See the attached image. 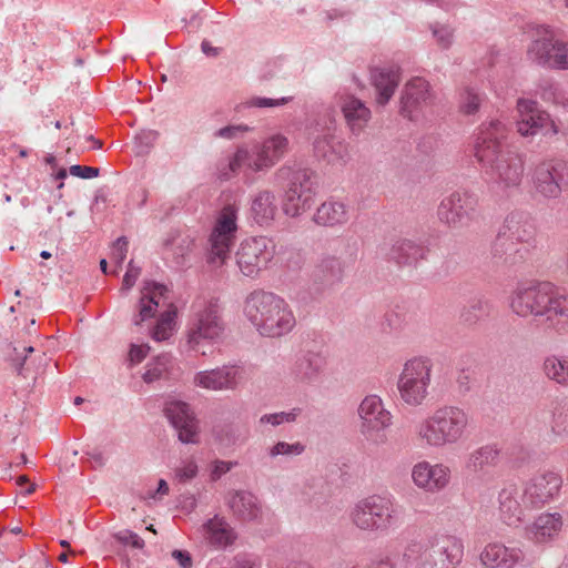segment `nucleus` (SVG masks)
Segmentation results:
<instances>
[{
  "label": "nucleus",
  "mask_w": 568,
  "mask_h": 568,
  "mask_svg": "<svg viewBox=\"0 0 568 568\" xmlns=\"http://www.w3.org/2000/svg\"><path fill=\"white\" fill-rule=\"evenodd\" d=\"M293 101V97L281 98H266V97H251L245 101L235 105V111L241 112L246 109H270L283 106Z\"/></svg>",
  "instance_id": "49530a36"
},
{
  "label": "nucleus",
  "mask_w": 568,
  "mask_h": 568,
  "mask_svg": "<svg viewBox=\"0 0 568 568\" xmlns=\"http://www.w3.org/2000/svg\"><path fill=\"white\" fill-rule=\"evenodd\" d=\"M434 97L429 83L419 77L409 80L400 95V114L410 120L417 121L424 116L425 109L433 104Z\"/></svg>",
  "instance_id": "4be33fe9"
},
{
  "label": "nucleus",
  "mask_w": 568,
  "mask_h": 568,
  "mask_svg": "<svg viewBox=\"0 0 568 568\" xmlns=\"http://www.w3.org/2000/svg\"><path fill=\"white\" fill-rule=\"evenodd\" d=\"M429 540L425 544L418 540H412L405 547L403 560L407 565H416L418 568H430L428 556Z\"/></svg>",
  "instance_id": "37998d69"
},
{
  "label": "nucleus",
  "mask_w": 568,
  "mask_h": 568,
  "mask_svg": "<svg viewBox=\"0 0 568 568\" xmlns=\"http://www.w3.org/2000/svg\"><path fill=\"white\" fill-rule=\"evenodd\" d=\"M276 212L275 194L272 191L263 190L252 197L250 217L258 226H270Z\"/></svg>",
  "instance_id": "f704fd0d"
},
{
  "label": "nucleus",
  "mask_w": 568,
  "mask_h": 568,
  "mask_svg": "<svg viewBox=\"0 0 568 568\" xmlns=\"http://www.w3.org/2000/svg\"><path fill=\"white\" fill-rule=\"evenodd\" d=\"M511 311L519 317H534L547 332L568 335V294L548 281L517 283L509 300Z\"/></svg>",
  "instance_id": "f03ea898"
},
{
  "label": "nucleus",
  "mask_w": 568,
  "mask_h": 568,
  "mask_svg": "<svg viewBox=\"0 0 568 568\" xmlns=\"http://www.w3.org/2000/svg\"><path fill=\"white\" fill-rule=\"evenodd\" d=\"M527 55L539 67L568 70V42L559 39L550 26L537 29V38L528 47Z\"/></svg>",
  "instance_id": "ddd939ff"
},
{
  "label": "nucleus",
  "mask_w": 568,
  "mask_h": 568,
  "mask_svg": "<svg viewBox=\"0 0 568 568\" xmlns=\"http://www.w3.org/2000/svg\"><path fill=\"white\" fill-rule=\"evenodd\" d=\"M403 507L390 493L359 499L351 511L352 523L361 530L387 535L402 524Z\"/></svg>",
  "instance_id": "423d86ee"
},
{
  "label": "nucleus",
  "mask_w": 568,
  "mask_h": 568,
  "mask_svg": "<svg viewBox=\"0 0 568 568\" xmlns=\"http://www.w3.org/2000/svg\"><path fill=\"white\" fill-rule=\"evenodd\" d=\"M278 181H286L283 196V212L295 217L312 206L315 173L306 168L282 166L276 172Z\"/></svg>",
  "instance_id": "9d476101"
},
{
  "label": "nucleus",
  "mask_w": 568,
  "mask_h": 568,
  "mask_svg": "<svg viewBox=\"0 0 568 568\" xmlns=\"http://www.w3.org/2000/svg\"><path fill=\"white\" fill-rule=\"evenodd\" d=\"M252 131V128L247 124H229L226 126L220 128L214 131L213 136L215 139H223L227 141H233L244 136V134Z\"/></svg>",
  "instance_id": "864d4df0"
},
{
  "label": "nucleus",
  "mask_w": 568,
  "mask_h": 568,
  "mask_svg": "<svg viewBox=\"0 0 568 568\" xmlns=\"http://www.w3.org/2000/svg\"><path fill=\"white\" fill-rule=\"evenodd\" d=\"M168 292L166 285L155 281H145L138 303V313L132 318L133 325L140 326L143 322L153 318L158 312L160 300L165 297Z\"/></svg>",
  "instance_id": "c85d7f7f"
},
{
  "label": "nucleus",
  "mask_w": 568,
  "mask_h": 568,
  "mask_svg": "<svg viewBox=\"0 0 568 568\" xmlns=\"http://www.w3.org/2000/svg\"><path fill=\"white\" fill-rule=\"evenodd\" d=\"M237 465L236 462H226L216 459L211 465L210 478L212 481L219 480L223 475L227 474L233 467Z\"/></svg>",
  "instance_id": "052dcab7"
},
{
  "label": "nucleus",
  "mask_w": 568,
  "mask_h": 568,
  "mask_svg": "<svg viewBox=\"0 0 568 568\" xmlns=\"http://www.w3.org/2000/svg\"><path fill=\"white\" fill-rule=\"evenodd\" d=\"M302 413L301 408H293L288 412H277L272 414H264L260 417V425H271L273 427L281 426L283 424H290L296 420Z\"/></svg>",
  "instance_id": "3c124183"
},
{
  "label": "nucleus",
  "mask_w": 568,
  "mask_h": 568,
  "mask_svg": "<svg viewBox=\"0 0 568 568\" xmlns=\"http://www.w3.org/2000/svg\"><path fill=\"white\" fill-rule=\"evenodd\" d=\"M232 568H261L260 562L246 555H237Z\"/></svg>",
  "instance_id": "338daca9"
},
{
  "label": "nucleus",
  "mask_w": 568,
  "mask_h": 568,
  "mask_svg": "<svg viewBox=\"0 0 568 568\" xmlns=\"http://www.w3.org/2000/svg\"><path fill=\"white\" fill-rule=\"evenodd\" d=\"M480 561L487 568H517L531 566L534 557L526 555L519 547L495 541L480 552Z\"/></svg>",
  "instance_id": "5701e85b"
},
{
  "label": "nucleus",
  "mask_w": 568,
  "mask_h": 568,
  "mask_svg": "<svg viewBox=\"0 0 568 568\" xmlns=\"http://www.w3.org/2000/svg\"><path fill=\"white\" fill-rule=\"evenodd\" d=\"M535 226L529 214L509 213L491 245V257L498 265L517 267L530 258Z\"/></svg>",
  "instance_id": "7ed1b4c3"
},
{
  "label": "nucleus",
  "mask_w": 568,
  "mask_h": 568,
  "mask_svg": "<svg viewBox=\"0 0 568 568\" xmlns=\"http://www.w3.org/2000/svg\"><path fill=\"white\" fill-rule=\"evenodd\" d=\"M246 381L245 367L237 362L200 371L194 375V384L209 390H236Z\"/></svg>",
  "instance_id": "aec40b11"
},
{
  "label": "nucleus",
  "mask_w": 568,
  "mask_h": 568,
  "mask_svg": "<svg viewBox=\"0 0 568 568\" xmlns=\"http://www.w3.org/2000/svg\"><path fill=\"white\" fill-rule=\"evenodd\" d=\"M275 247L274 241L266 236L244 240L235 255L241 273L247 277L257 276L274 258Z\"/></svg>",
  "instance_id": "2eb2a0df"
},
{
  "label": "nucleus",
  "mask_w": 568,
  "mask_h": 568,
  "mask_svg": "<svg viewBox=\"0 0 568 568\" xmlns=\"http://www.w3.org/2000/svg\"><path fill=\"white\" fill-rule=\"evenodd\" d=\"M509 128L500 119H491L480 124L475 141V156L485 174L501 192L508 194L520 186L525 161L507 143Z\"/></svg>",
  "instance_id": "f257e3e1"
},
{
  "label": "nucleus",
  "mask_w": 568,
  "mask_h": 568,
  "mask_svg": "<svg viewBox=\"0 0 568 568\" xmlns=\"http://www.w3.org/2000/svg\"><path fill=\"white\" fill-rule=\"evenodd\" d=\"M358 416L362 420V434L376 444L384 443V432L393 424V415L385 408L382 398L367 395L358 406Z\"/></svg>",
  "instance_id": "6ab92c4d"
},
{
  "label": "nucleus",
  "mask_w": 568,
  "mask_h": 568,
  "mask_svg": "<svg viewBox=\"0 0 568 568\" xmlns=\"http://www.w3.org/2000/svg\"><path fill=\"white\" fill-rule=\"evenodd\" d=\"M500 456L501 449L496 443L479 446L467 455L465 469L470 474L484 473L487 468L496 467Z\"/></svg>",
  "instance_id": "473e14b6"
},
{
  "label": "nucleus",
  "mask_w": 568,
  "mask_h": 568,
  "mask_svg": "<svg viewBox=\"0 0 568 568\" xmlns=\"http://www.w3.org/2000/svg\"><path fill=\"white\" fill-rule=\"evenodd\" d=\"M491 310L490 302L484 296H478L469 302L460 313L462 321L467 325H474L477 322L486 318Z\"/></svg>",
  "instance_id": "c03bdc74"
},
{
  "label": "nucleus",
  "mask_w": 568,
  "mask_h": 568,
  "mask_svg": "<svg viewBox=\"0 0 568 568\" xmlns=\"http://www.w3.org/2000/svg\"><path fill=\"white\" fill-rule=\"evenodd\" d=\"M172 331V328L166 326L160 327V323L156 322L151 331V337L156 342H163L170 338Z\"/></svg>",
  "instance_id": "69168bd1"
},
{
  "label": "nucleus",
  "mask_w": 568,
  "mask_h": 568,
  "mask_svg": "<svg viewBox=\"0 0 568 568\" xmlns=\"http://www.w3.org/2000/svg\"><path fill=\"white\" fill-rule=\"evenodd\" d=\"M432 32L442 48L447 49L450 47L453 42V30L448 26L436 23L432 26Z\"/></svg>",
  "instance_id": "6e6d98bb"
},
{
  "label": "nucleus",
  "mask_w": 568,
  "mask_h": 568,
  "mask_svg": "<svg viewBox=\"0 0 568 568\" xmlns=\"http://www.w3.org/2000/svg\"><path fill=\"white\" fill-rule=\"evenodd\" d=\"M327 105L339 106L345 123L351 133L358 136L372 119V112L364 101L354 94L337 93L334 101Z\"/></svg>",
  "instance_id": "a878e982"
},
{
  "label": "nucleus",
  "mask_w": 568,
  "mask_h": 568,
  "mask_svg": "<svg viewBox=\"0 0 568 568\" xmlns=\"http://www.w3.org/2000/svg\"><path fill=\"white\" fill-rule=\"evenodd\" d=\"M150 351L149 345H138L132 343L129 348L126 363L129 367L140 364L148 355Z\"/></svg>",
  "instance_id": "13d9d810"
},
{
  "label": "nucleus",
  "mask_w": 568,
  "mask_h": 568,
  "mask_svg": "<svg viewBox=\"0 0 568 568\" xmlns=\"http://www.w3.org/2000/svg\"><path fill=\"white\" fill-rule=\"evenodd\" d=\"M338 111L334 105L322 110L307 123L306 130L314 155L331 164H346L349 159L348 144L335 134Z\"/></svg>",
  "instance_id": "1a4fd4ad"
},
{
  "label": "nucleus",
  "mask_w": 568,
  "mask_h": 568,
  "mask_svg": "<svg viewBox=\"0 0 568 568\" xmlns=\"http://www.w3.org/2000/svg\"><path fill=\"white\" fill-rule=\"evenodd\" d=\"M408 312L404 305L395 304L388 308L381 321V332L385 335L398 336L407 326Z\"/></svg>",
  "instance_id": "ea45409f"
},
{
  "label": "nucleus",
  "mask_w": 568,
  "mask_h": 568,
  "mask_svg": "<svg viewBox=\"0 0 568 568\" xmlns=\"http://www.w3.org/2000/svg\"><path fill=\"white\" fill-rule=\"evenodd\" d=\"M536 95L544 102L552 103L568 111V88L552 78H541L536 83Z\"/></svg>",
  "instance_id": "58836bf2"
},
{
  "label": "nucleus",
  "mask_w": 568,
  "mask_h": 568,
  "mask_svg": "<svg viewBox=\"0 0 568 568\" xmlns=\"http://www.w3.org/2000/svg\"><path fill=\"white\" fill-rule=\"evenodd\" d=\"M176 308L175 306L171 305L170 308L161 313L160 317L158 318V323H160V327L166 326L173 329L175 325V317H176Z\"/></svg>",
  "instance_id": "0e129e2a"
},
{
  "label": "nucleus",
  "mask_w": 568,
  "mask_h": 568,
  "mask_svg": "<svg viewBox=\"0 0 568 568\" xmlns=\"http://www.w3.org/2000/svg\"><path fill=\"white\" fill-rule=\"evenodd\" d=\"M348 220V207L343 202L334 200L322 203L313 216L315 224L328 227L344 225Z\"/></svg>",
  "instance_id": "e433bc0d"
},
{
  "label": "nucleus",
  "mask_w": 568,
  "mask_h": 568,
  "mask_svg": "<svg viewBox=\"0 0 568 568\" xmlns=\"http://www.w3.org/2000/svg\"><path fill=\"white\" fill-rule=\"evenodd\" d=\"M428 248L413 240H399L393 244L389 258L400 265H415L424 260Z\"/></svg>",
  "instance_id": "4c0bfd02"
},
{
  "label": "nucleus",
  "mask_w": 568,
  "mask_h": 568,
  "mask_svg": "<svg viewBox=\"0 0 568 568\" xmlns=\"http://www.w3.org/2000/svg\"><path fill=\"white\" fill-rule=\"evenodd\" d=\"M244 314L257 332L267 337L285 335L296 324L284 298L263 290L254 291L246 297Z\"/></svg>",
  "instance_id": "20e7f679"
},
{
  "label": "nucleus",
  "mask_w": 568,
  "mask_h": 568,
  "mask_svg": "<svg viewBox=\"0 0 568 568\" xmlns=\"http://www.w3.org/2000/svg\"><path fill=\"white\" fill-rule=\"evenodd\" d=\"M532 184L542 197L558 199L568 186V160L554 158L538 163L532 172Z\"/></svg>",
  "instance_id": "f3484780"
},
{
  "label": "nucleus",
  "mask_w": 568,
  "mask_h": 568,
  "mask_svg": "<svg viewBox=\"0 0 568 568\" xmlns=\"http://www.w3.org/2000/svg\"><path fill=\"white\" fill-rule=\"evenodd\" d=\"M430 568H454L464 556L463 541L452 535H436L429 539Z\"/></svg>",
  "instance_id": "393cba45"
},
{
  "label": "nucleus",
  "mask_w": 568,
  "mask_h": 568,
  "mask_svg": "<svg viewBox=\"0 0 568 568\" xmlns=\"http://www.w3.org/2000/svg\"><path fill=\"white\" fill-rule=\"evenodd\" d=\"M479 215V199L467 190L449 193L440 200L437 207L438 220L453 230L469 226Z\"/></svg>",
  "instance_id": "f8f14e48"
},
{
  "label": "nucleus",
  "mask_w": 568,
  "mask_h": 568,
  "mask_svg": "<svg viewBox=\"0 0 568 568\" xmlns=\"http://www.w3.org/2000/svg\"><path fill=\"white\" fill-rule=\"evenodd\" d=\"M114 538L122 545H130L135 549H142L144 547V540L132 530H121L114 535Z\"/></svg>",
  "instance_id": "4d7b16f0"
},
{
  "label": "nucleus",
  "mask_w": 568,
  "mask_h": 568,
  "mask_svg": "<svg viewBox=\"0 0 568 568\" xmlns=\"http://www.w3.org/2000/svg\"><path fill=\"white\" fill-rule=\"evenodd\" d=\"M450 473V468L443 463L430 464L422 460L413 466L412 479L418 488L435 494L448 486Z\"/></svg>",
  "instance_id": "bb28decb"
},
{
  "label": "nucleus",
  "mask_w": 568,
  "mask_h": 568,
  "mask_svg": "<svg viewBox=\"0 0 568 568\" xmlns=\"http://www.w3.org/2000/svg\"><path fill=\"white\" fill-rule=\"evenodd\" d=\"M140 273L141 267L135 266L133 264V261L131 260L128 270L123 276L121 291L124 293L129 292L134 286Z\"/></svg>",
  "instance_id": "680f3d73"
},
{
  "label": "nucleus",
  "mask_w": 568,
  "mask_h": 568,
  "mask_svg": "<svg viewBox=\"0 0 568 568\" xmlns=\"http://www.w3.org/2000/svg\"><path fill=\"white\" fill-rule=\"evenodd\" d=\"M164 414L182 444L199 443L197 420L187 403L182 400L169 402L164 407Z\"/></svg>",
  "instance_id": "b1692460"
},
{
  "label": "nucleus",
  "mask_w": 568,
  "mask_h": 568,
  "mask_svg": "<svg viewBox=\"0 0 568 568\" xmlns=\"http://www.w3.org/2000/svg\"><path fill=\"white\" fill-rule=\"evenodd\" d=\"M372 84L376 91V101L379 105L389 102L399 83V68L382 67L371 70Z\"/></svg>",
  "instance_id": "2f4dec72"
},
{
  "label": "nucleus",
  "mask_w": 568,
  "mask_h": 568,
  "mask_svg": "<svg viewBox=\"0 0 568 568\" xmlns=\"http://www.w3.org/2000/svg\"><path fill=\"white\" fill-rule=\"evenodd\" d=\"M166 245H169V243H166ZM193 245L194 239L189 235L172 241L170 250L176 267H182L186 264V257L191 253Z\"/></svg>",
  "instance_id": "09e8293b"
},
{
  "label": "nucleus",
  "mask_w": 568,
  "mask_h": 568,
  "mask_svg": "<svg viewBox=\"0 0 568 568\" xmlns=\"http://www.w3.org/2000/svg\"><path fill=\"white\" fill-rule=\"evenodd\" d=\"M551 430L558 436H568V398L557 399L552 404Z\"/></svg>",
  "instance_id": "a18cd8bd"
},
{
  "label": "nucleus",
  "mask_w": 568,
  "mask_h": 568,
  "mask_svg": "<svg viewBox=\"0 0 568 568\" xmlns=\"http://www.w3.org/2000/svg\"><path fill=\"white\" fill-rule=\"evenodd\" d=\"M128 252V241L126 237L121 236L116 239V241L113 244L112 252H111V260L115 263L116 266L121 267Z\"/></svg>",
  "instance_id": "bf43d9fd"
},
{
  "label": "nucleus",
  "mask_w": 568,
  "mask_h": 568,
  "mask_svg": "<svg viewBox=\"0 0 568 568\" xmlns=\"http://www.w3.org/2000/svg\"><path fill=\"white\" fill-rule=\"evenodd\" d=\"M561 528L562 517L559 513H544L526 528V534L532 542L545 545L551 542L559 535Z\"/></svg>",
  "instance_id": "7c9ffc66"
},
{
  "label": "nucleus",
  "mask_w": 568,
  "mask_h": 568,
  "mask_svg": "<svg viewBox=\"0 0 568 568\" xmlns=\"http://www.w3.org/2000/svg\"><path fill=\"white\" fill-rule=\"evenodd\" d=\"M518 113L516 125L523 138H532L538 133L556 135L559 132L550 114L539 106L532 99L519 98L516 103Z\"/></svg>",
  "instance_id": "a211bd4d"
},
{
  "label": "nucleus",
  "mask_w": 568,
  "mask_h": 568,
  "mask_svg": "<svg viewBox=\"0 0 568 568\" xmlns=\"http://www.w3.org/2000/svg\"><path fill=\"white\" fill-rule=\"evenodd\" d=\"M486 100L487 97L484 92L474 87L466 85L458 94L459 112L464 115H474L480 110Z\"/></svg>",
  "instance_id": "79ce46f5"
},
{
  "label": "nucleus",
  "mask_w": 568,
  "mask_h": 568,
  "mask_svg": "<svg viewBox=\"0 0 568 568\" xmlns=\"http://www.w3.org/2000/svg\"><path fill=\"white\" fill-rule=\"evenodd\" d=\"M469 425V414L462 407L445 405L437 408L417 427L419 438L429 447L442 448L462 442Z\"/></svg>",
  "instance_id": "0eeeda50"
},
{
  "label": "nucleus",
  "mask_w": 568,
  "mask_h": 568,
  "mask_svg": "<svg viewBox=\"0 0 568 568\" xmlns=\"http://www.w3.org/2000/svg\"><path fill=\"white\" fill-rule=\"evenodd\" d=\"M237 232V209L226 205L222 209L211 231L205 248L206 263L222 266L230 257Z\"/></svg>",
  "instance_id": "9b49d317"
},
{
  "label": "nucleus",
  "mask_w": 568,
  "mask_h": 568,
  "mask_svg": "<svg viewBox=\"0 0 568 568\" xmlns=\"http://www.w3.org/2000/svg\"><path fill=\"white\" fill-rule=\"evenodd\" d=\"M520 489L516 484L508 483L498 494L499 516L504 524L509 527H517L525 519V509Z\"/></svg>",
  "instance_id": "cd10ccee"
},
{
  "label": "nucleus",
  "mask_w": 568,
  "mask_h": 568,
  "mask_svg": "<svg viewBox=\"0 0 568 568\" xmlns=\"http://www.w3.org/2000/svg\"><path fill=\"white\" fill-rule=\"evenodd\" d=\"M288 149V138L280 132L271 134L251 146L240 145L229 159L227 171H222L221 178L229 180L240 171L246 176L266 173L285 156Z\"/></svg>",
  "instance_id": "39448f33"
},
{
  "label": "nucleus",
  "mask_w": 568,
  "mask_h": 568,
  "mask_svg": "<svg viewBox=\"0 0 568 568\" xmlns=\"http://www.w3.org/2000/svg\"><path fill=\"white\" fill-rule=\"evenodd\" d=\"M345 275L344 262L331 254H322L315 265L307 292L301 296L304 302L313 301L336 290Z\"/></svg>",
  "instance_id": "dca6fc26"
},
{
  "label": "nucleus",
  "mask_w": 568,
  "mask_h": 568,
  "mask_svg": "<svg viewBox=\"0 0 568 568\" xmlns=\"http://www.w3.org/2000/svg\"><path fill=\"white\" fill-rule=\"evenodd\" d=\"M172 557L179 562L182 568H191L192 558L189 551L175 549L172 551Z\"/></svg>",
  "instance_id": "774afa93"
},
{
  "label": "nucleus",
  "mask_w": 568,
  "mask_h": 568,
  "mask_svg": "<svg viewBox=\"0 0 568 568\" xmlns=\"http://www.w3.org/2000/svg\"><path fill=\"white\" fill-rule=\"evenodd\" d=\"M562 487V477L556 471H545L529 479L521 493L524 506L531 509L541 508L554 501Z\"/></svg>",
  "instance_id": "412c9836"
},
{
  "label": "nucleus",
  "mask_w": 568,
  "mask_h": 568,
  "mask_svg": "<svg viewBox=\"0 0 568 568\" xmlns=\"http://www.w3.org/2000/svg\"><path fill=\"white\" fill-rule=\"evenodd\" d=\"M69 173L72 176H77L84 180H90L100 175V169L93 166H83L80 164H73L69 168Z\"/></svg>",
  "instance_id": "e2e57ef3"
},
{
  "label": "nucleus",
  "mask_w": 568,
  "mask_h": 568,
  "mask_svg": "<svg viewBox=\"0 0 568 568\" xmlns=\"http://www.w3.org/2000/svg\"><path fill=\"white\" fill-rule=\"evenodd\" d=\"M326 358L321 352L307 351L302 353L294 365L293 374L301 382H316L324 371Z\"/></svg>",
  "instance_id": "72a5a7b5"
},
{
  "label": "nucleus",
  "mask_w": 568,
  "mask_h": 568,
  "mask_svg": "<svg viewBox=\"0 0 568 568\" xmlns=\"http://www.w3.org/2000/svg\"><path fill=\"white\" fill-rule=\"evenodd\" d=\"M305 446L300 443H287L280 440L275 443L273 446L267 448V456L272 459L277 457H294L300 456L304 453Z\"/></svg>",
  "instance_id": "8fccbe9b"
},
{
  "label": "nucleus",
  "mask_w": 568,
  "mask_h": 568,
  "mask_svg": "<svg viewBox=\"0 0 568 568\" xmlns=\"http://www.w3.org/2000/svg\"><path fill=\"white\" fill-rule=\"evenodd\" d=\"M432 367V362L423 357H415L405 363L397 388L400 398L407 405L418 406L427 397Z\"/></svg>",
  "instance_id": "4468645a"
},
{
  "label": "nucleus",
  "mask_w": 568,
  "mask_h": 568,
  "mask_svg": "<svg viewBox=\"0 0 568 568\" xmlns=\"http://www.w3.org/2000/svg\"><path fill=\"white\" fill-rule=\"evenodd\" d=\"M171 364V355L162 354L158 356L152 362L148 363L146 369L142 375L143 381L149 384L162 378Z\"/></svg>",
  "instance_id": "de8ad7c7"
},
{
  "label": "nucleus",
  "mask_w": 568,
  "mask_h": 568,
  "mask_svg": "<svg viewBox=\"0 0 568 568\" xmlns=\"http://www.w3.org/2000/svg\"><path fill=\"white\" fill-rule=\"evenodd\" d=\"M545 376L561 386L568 387V356L551 354L542 363Z\"/></svg>",
  "instance_id": "a19ab883"
},
{
  "label": "nucleus",
  "mask_w": 568,
  "mask_h": 568,
  "mask_svg": "<svg viewBox=\"0 0 568 568\" xmlns=\"http://www.w3.org/2000/svg\"><path fill=\"white\" fill-rule=\"evenodd\" d=\"M225 323L217 300L196 298L191 305L187 322V345L191 351L206 356V345L220 344Z\"/></svg>",
  "instance_id": "6e6552de"
},
{
  "label": "nucleus",
  "mask_w": 568,
  "mask_h": 568,
  "mask_svg": "<svg viewBox=\"0 0 568 568\" xmlns=\"http://www.w3.org/2000/svg\"><path fill=\"white\" fill-rule=\"evenodd\" d=\"M284 268L290 272H300L305 263V256L300 250L287 248L281 255Z\"/></svg>",
  "instance_id": "5fc2aeb1"
},
{
  "label": "nucleus",
  "mask_w": 568,
  "mask_h": 568,
  "mask_svg": "<svg viewBox=\"0 0 568 568\" xmlns=\"http://www.w3.org/2000/svg\"><path fill=\"white\" fill-rule=\"evenodd\" d=\"M199 474L197 463L193 458L183 459L174 469V478L180 484H187Z\"/></svg>",
  "instance_id": "603ef678"
},
{
  "label": "nucleus",
  "mask_w": 568,
  "mask_h": 568,
  "mask_svg": "<svg viewBox=\"0 0 568 568\" xmlns=\"http://www.w3.org/2000/svg\"><path fill=\"white\" fill-rule=\"evenodd\" d=\"M203 531L209 544L217 549L231 546L236 539V534L230 524L215 515L203 524Z\"/></svg>",
  "instance_id": "c9c22d12"
},
{
  "label": "nucleus",
  "mask_w": 568,
  "mask_h": 568,
  "mask_svg": "<svg viewBox=\"0 0 568 568\" xmlns=\"http://www.w3.org/2000/svg\"><path fill=\"white\" fill-rule=\"evenodd\" d=\"M225 503L232 515L242 521H255L262 515L260 499L248 490H231L225 497Z\"/></svg>",
  "instance_id": "c756f323"
}]
</instances>
